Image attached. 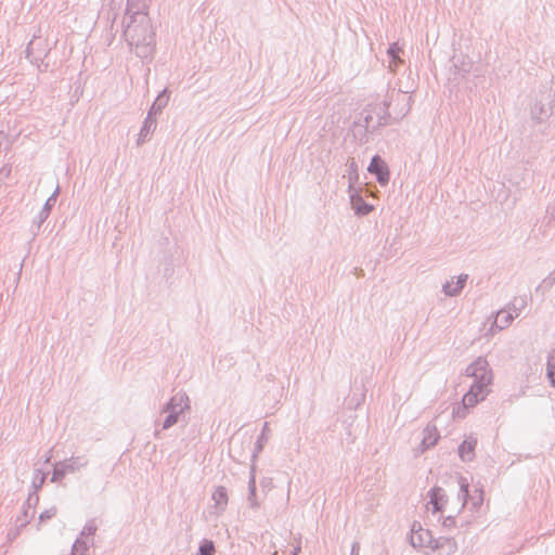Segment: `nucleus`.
<instances>
[{
  "mask_svg": "<svg viewBox=\"0 0 555 555\" xmlns=\"http://www.w3.org/2000/svg\"><path fill=\"white\" fill-rule=\"evenodd\" d=\"M124 36L139 57L147 59L153 55L155 34L143 1L128 0Z\"/></svg>",
  "mask_w": 555,
  "mask_h": 555,
  "instance_id": "nucleus-1",
  "label": "nucleus"
},
{
  "mask_svg": "<svg viewBox=\"0 0 555 555\" xmlns=\"http://www.w3.org/2000/svg\"><path fill=\"white\" fill-rule=\"evenodd\" d=\"M466 376L474 379L468 392L463 397V408L460 410L476 405L479 401L483 400L489 393V386L492 383V371L488 361L483 357L477 358L473 363L466 367Z\"/></svg>",
  "mask_w": 555,
  "mask_h": 555,
  "instance_id": "nucleus-2",
  "label": "nucleus"
},
{
  "mask_svg": "<svg viewBox=\"0 0 555 555\" xmlns=\"http://www.w3.org/2000/svg\"><path fill=\"white\" fill-rule=\"evenodd\" d=\"M410 543L414 548H430L436 550L439 547L438 542L433 538L431 532L424 529L422 525L414 521L411 527Z\"/></svg>",
  "mask_w": 555,
  "mask_h": 555,
  "instance_id": "nucleus-3",
  "label": "nucleus"
},
{
  "mask_svg": "<svg viewBox=\"0 0 555 555\" xmlns=\"http://www.w3.org/2000/svg\"><path fill=\"white\" fill-rule=\"evenodd\" d=\"M48 48L46 40L34 37L33 40L28 43L26 48V57L30 61L31 64L36 65L39 69H41V66L43 65V60L48 55ZM48 65L44 64V68H47Z\"/></svg>",
  "mask_w": 555,
  "mask_h": 555,
  "instance_id": "nucleus-4",
  "label": "nucleus"
},
{
  "mask_svg": "<svg viewBox=\"0 0 555 555\" xmlns=\"http://www.w3.org/2000/svg\"><path fill=\"white\" fill-rule=\"evenodd\" d=\"M190 408V399L188 395L180 391L172 396L170 400L164 404L160 412L170 413L180 417V415H182L185 411H189Z\"/></svg>",
  "mask_w": 555,
  "mask_h": 555,
  "instance_id": "nucleus-5",
  "label": "nucleus"
},
{
  "mask_svg": "<svg viewBox=\"0 0 555 555\" xmlns=\"http://www.w3.org/2000/svg\"><path fill=\"white\" fill-rule=\"evenodd\" d=\"M408 91H401V90H392L390 91L386 99L391 103L392 101L396 102V105L393 107V113L397 115V117L401 118L405 116L410 108H411V96L408 95Z\"/></svg>",
  "mask_w": 555,
  "mask_h": 555,
  "instance_id": "nucleus-6",
  "label": "nucleus"
},
{
  "mask_svg": "<svg viewBox=\"0 0 555 555\" xmlns=\"http://www.w3.org/2000/svg\"><path fill=\"white\" fill-rule=\"evenodd\" d=\"M460 491L459 499L462 501V507L467 504L468 499L470 500L473 508L477 509L481 506L483 502V491L482 489H476L474 495H469L468 491V481L464 477H460L459 479Z\"/></svg>",
  "mask_w": 555,
  "mask_h": 555,
  "instance_id": "nucleus-7",
  "label": "nucleus"
},
{
  "mask_svg": "<svg viewBox=\"0 0 555 555\" xmlns=\"http://www.w3.org/2000/svg\"><path fill=\"white\" fill-rule=\"evenodd\" d=\"M515 320V314L508 311L506 308L498 311L492 325L489 328V335L493 336L496 331H502L511 325Z\"/></svg>",
  "mask_w": 555,
  "mask_h": 555,
  "instance_id": "nucleus-8",
  "label": "nucleus"
},
{
  "mask_svg": "<svg viewBox=\"0 0 555 555\" xmlns=\"http://www.w3.org/2000/svg\"><path fill=\"white\" fill-rule=\"evenodd\" d=\"M367 170L371 172V173H375L376 177H377V181L380 183V184H386L388 183L389 181V170L386 166V164L384 163V160L378 156V155H375L370 165H369V168Z\"/></svg>",
  "mask_w": 555,
  "mask_h": 555,
  "instance_id": "nucleus-9",
  "label": "nucleus"
},
{
  "mask_svg": "<svg viewBox=\"0 0 555 555\" xmlns=\"http://www.w3.org/2000/svg\"><path fill=\"white\" fill-rule=\"evenodd\" d=\"M468 275L467 274H460L456 280L452 278L450 281H447L442 285V292L446 296L449 297H455L461 294L463 291L466 282H467Z\"/></svg>",
  "mask_w": 555,
  "mask_h": 555,
  "instance_id": "nucleus-10",
  "label": "nucleus"
},
{
  "mask_svg": "<svg viewBox=\"0 0 555 555\" xmlns=\"http://www.w3.org/2000/svg\"><path fill=\"white\" fill-rule=\"evenodd\" d=\"M61 464L63 465L67 474H75L89 465V459L85 454L73 455L69 459L61 461Z\"/></svg>",
  "mask_w": 555,
  "mask_h": 555,
  "instance_id": "nucleus-11",
  "label": "nucleus"
},
{
  "mask_svg": "<svg viewBox=\"0 0 555 555\" xmlns=\"http://www.w3.org/2000/svg\"><path fill=\"white\" fill-rule=\"evenodd\" d=\"M477 437L469 435L459 447V456L463 462H472L475 459Z\"/></svg>",
  "mask_w": 555,
  "mask_h": 555,
  "instance_id": "nucleus-12",
  "label": "nucleus"
},
{
  "mask_svg": "<svg viewBox=\"0 0 555 555\" xmlns=\"http://www.w3.org/2000/svg\"><path fill=\"white\" fill-rule=\"evenodd\" d=\"M553 107L551 102L535 101L531 108V117L537 122H543L552 115Z\"/></svg>",
  "mask_w": 555,
  "mask_h": 555,
  "instance_id": "nucleus-13",
  "label": "nucleus"
},
{
  "mask_svg": "<svg viewBox=\"0 0 555 555\" xmlns=\"http://www.w3.org/2000/svg\"><path fill=\"white\" fill-rule=\"evenodd\" d=\"M358 126H362L365 128L366 132H372L383 126V121H377L376 116L372 112V109L367 106L362 113L361 117L359 118Z\"/></svg>",
  "mask_w": 555,
  "mask_h": 555,
  "instance_id": "nucleus-14",
  "label": "nucleus"
},
{
  "mask_svg": "<svg viewBox=\"0 0 555 555\" xmlns=\"http://www.w3.org/2000/svg\"><path fill=\"white\" fill-rule=\"evenodd\" d=\"M439 433L437 427L434 424H427V426L423 430V439L421 442L422 452L434 447L439 440Z\"/></svg>",
  "mask_w": 555,
  "mask_h": 555,
  "instance_id": "nucleus-15",
  "label": "nucleus"
},
{
  "mask_svg": "<svg viewBox=\"0 0 555 555\" xmlns=\"http://www.w3.org/2000/svg\"><path fill=\"white\" fill-rule=\"evenodd\" d=\"M60 193V186L59 184L56 185L54 192L52 193V195L46 201L43 207L41 208V210L39 211V214L37 215L36 219H35V222L37 223V227L40 228L41 224L48 219L50 212H51V209L52 207L54 206L55 202H56V197Z\"/></svg>",
  "mask_w": 555,
  "mask_h": 555,
  "instance_id": "nucleus-16",
  "label": "nucleus"
},
{
  "mask_svg": "<svg viewBox=\"0 0 555 555\" xmlns=\"http://www.w3.org/2000/svg\"><path fill=\"white\" fill-rule=\"evenodd\" d=\"M350 203L357 215L365 216L373 207L364 202L361 195L354 190H349Z\"/></svg>",
  "mask_w": 555,
  "mask_h": 555,
  "instance_id": "nucleus-17",
  "label": "nucleus"
},
{
  "mask_svg": "<svg viewBox=\"0 0 555 555\" xmlns=\"http://www.w3.org/2000/svg\"><path fill=\"white\" fill-rule=\"evenodd\" d=\"M256 490V466L251 465L248 479L247 502L249 507L253 509H258L260 507V502L257 499Z\"/></svg>",
  "mask_w": 555,
  "mask_h": 555,
  "instance_id": "nucleus-18",
  "label": "nucleus"
},
{
  "mask_svg": "<svg viewBox=\"0 0 555 555\" xmlns=\"http://www.w3.org/2000/svg\"><path fill=\"white\" fill-rule=\"evenodd\" d=\"M429 504L433 506V513L440 512L447 503V495L442 488L435 487L429 491Z\"/></svg>",
  "mask_w": 555,
  "mask_h": 555,
  "instance_id": "nucleus-19",
  "label": "nucleus"
},
{
  "mask_svg": "<svg viewBox=\"0 0 555 555\" xmlns=\"http://www.w3.org/2000/svg\"><path fill=\"white\" fill-rule=\"evenodd\" d=\"M156 127H157L156 119L153 116L147 114V116L144 119L143 125L141 127L138 140H137V144L142 145L144 142H146L150 138V134L155 131Z\"/></svg>",
  "mask_w": 555,
  "mask_h": 555,
  "instance_id": "nucleus-20",
  "label": "nucleus"
},
{
  "mask_svg": "<svg viewBox=\"0 0 555 555\" xmlns=\"http://www.w3.org/2000/svg\"><path fill=\"white\" fill-rule=\"evenodd\" d=\"M389 106L390 102L385 99L382 102H377L374 104H370L369 107L372 109L374 115L376 116L377 121H383V126L387 124V120L389 118Z\"/></svg>",
  "mask_w": 555,
  "mask_h": 555,
  "instance_id": "nucleus-21",
  "label": "nucleus"
},
{
  "mask_svg": "<svg viewBox=\"0 0 555 555\" xmlns=\"http://www.w3.org/2000/svg\"><path fill=\"white\" fill-rule=\"evenodd\" d=\"M212 500L218 512L223 513L229 500L227 489L223 486L217 487L212 493Z\"/></svg>",
  "mask_w": 555,
  "mask_h": 555,
  "instance_id": "nucleus-22",
  "label": "nucleus"
},
{
  "mask_svg": "<svg viewBox=\"0 0 555 555\" xmlns=\"http://www.w3.org/2000/svg\"><path fill=\"white\" fill-rule=\"evenodd\" d=\"M169 101V93L167 89H164L158 96L155 99L154 103L152 104L149 115L154 116L157 114H160L163 108L167 106Z\"/></svg>",
  "mask_w": 555,
  "mask_h": 555,
  "instance_id": "nucleus-23",
  "label": "nucleus"
},
{
  "mask_svg": "<svg viewBox=\"0 0 555 555\" xmlns=\"http://www.w3.org/2000/svg\"><path fill=\"white\" fill-rule=\"evenodd\" d=\"M400 52H401V49L398 46V43H392L387 50V55L389 59L388 60V68L391 72H395L398 68L399 64H401V62H402V60L399 56Z\"/></svg>",
  "mask_w": 555,
  "mask_h": 555,
  "instance_id": "nucleus-24",
  "label": "nucleus"
},
{
  "mask_svg": "<svg viewBox=\"0 0 555 555\" xmlns=\"http://www.w3.org/2000/svg\"><path fill=\"white\" fill-rule=\"evenodd\" d=\"M528 305L526 296L514 297V299L506 306V309L515 314V319L525 310Z\"/></svg>",
  "mask_w": 555,
  "mask_h": 555,
  "instance_id": "nucleus-25",
  "label": "nucleus"
},
{
  "mask_svg": "<svg viewBox=\"0 0 555 555\" xmlns=\"http://www.w3.org/2000/svg\"><path fill=\"white\" fill-rule=\"evenodd\" d=\"M46 478H47V474L43 473L41 469H36L34 472L33 488L35 491H34V494H29L28 502H30L33 499H35L36 502L39 500L36 492L42 487V485L46 481Z\"/></svg>",
  "mask_w": 555,
  "mask_h": 555,
  "instance_id": "nucleus-26",
  "label": "nucleus"
},
{
  "mask_svg": "<svg viewBox=\"0 0 555 555\" xmlns=\"http://www.w3.org/2000/svg\"><path fill=\"white\" fill-rule=\"evenodd\" d=\"M546 373L551 385L555 387V349H552L547 353Z\"/></svg>",
  "mask_w": 555,
  "mask_h": 555,
  "instance_id": "nucleus-27",
  "label": "nucleus"
},
{
  "mask_svg": "<svg viewBox=\"0 0 555 555\" xmlns=\"http://www.w3.org/2000/svg\"><path fill=\"white\" fill-rule=\"evenodd\" d=\"M90 544H92L91 541L86 540L80 537L77 538L73 544L70 555H86L87 551L89 550Z\"/></svg>",
  "mask_w": 555,
  "mask_h": 555,
  "instance_id": "nucleus-28",
  "label": "nucleus"
},
{
  "mask_svg": "<svg viewBox=\"0 0 555 555\" xmlns=\"http://www.w3.org/2000/svg\"><path fill=\"white\" fill-rule=\"evenodd\" d=\"M167 414L168 415L166 416V418L164 420V422L162 424H158L157 422L155 423V426L156 427L160 426L162 430H167V429L171 428L179 421L178 416H176L173 414H170V413H167ZM154 435H155V437H158V435H159V429L158 428L155 429Z\"/></svg>",
  "mask_w": 555,
  "mask_h": 555,
  "instance_id": "nucleus-29",
  "label": "nucleus"
},
{
  "mask_svg": "<svg viewBox=\"0 0 555 555\" xmlns=\"http://www.w3.org/2000/svg\"><path fill=\"white\" fill-rule=\"evenodd\" d=\"M96 529H98V527H96L95 522H94L93 520H90V521H88V522L85 525V527H83V529L81 530V532H80V535H79V537H80V538H83V539H86V540L92 539V538H93V535H94V534H95V532H96ZM92 541H93V540H91V542H92Z\"/></svg>",
  "mask_w": 555,
  "mask_h": 555,
  "instance_id": "nucleus-30",
  "label": "nucleus"
},
{
  "mask_svg": "<svg viewBox=\"0 0 555 555\" xmlns=\"http://www.w3.org/2000/svg\"><path fill=\"white\" fill-rule=\"evenodd\" d=\"M215 545L210 540H203L198 547L199 555H215Z\"/></svg>",
  "mask_w": 555,
  "mask_h": 555,
  "instance_id": "nucleus-31",
  "label": "nucleus"
},
{
  "mask_svg": "<svg viewBox=\"0 0 555 555\" xmlns=\"http://www.w3.org/2000/svg\"><path fill=\"white\" fill-rule=\"evenodd\" d=\"M66 475H68L66 472H65V468L63 467V465L61 464V462H57L54 464V467H53V474H52V478H51V481L52 482H59L61 481Z\"/></svg>",
  "mask_w": 555,
  "mask_h": 555,
  "instance_id": "nucleus-32",
  "label": "nucleus"
},
{
  "mask_svg": "<svg viewBox=\"0 0 555 555\" xmlns=\"http://www.w3.org/2000/svg\"><path fill=\"white\" fill-rule=\"evenodd\" d=\"M349 168H350V171H349V190L353 189L352 186V183H353V180H356L358 178V172H357V164L354 160H352L350 164H349Z\"/></svg>",
  "mask_w": 555,
  "mask_h": 555,
  "instance_id": "nucleus-33",
  "label": "nucleus"
},
{
  "mask_svg": "<svg viewBox=\"0 0 555 555\" xmlns=\"http://www.w3.org/2000/svg\"><path fill=\"white\" fill-rule=\"evenodd\" d=\"M56 515V507H50L48 509H46L44 512H42L39 516V519L40 521H46L48 519H51L52 517H54Z\"/></svg>",
  "mask_w": 555,
  "mask_h": 555,
  "instance_id": "nucleus-34",
  "label": "nucleus"
},
{
  "mask_svg": "<svg viewBox=\"0 0 555 555\" xmlns=\"http://www.w3.org/2000/svg\"><path fill=\"white\" fill-rule=\"evenodd\" d=\"M555 283V276H547L545 278L542 283L537 287V291L541 289V288H551Z\"/></svg>",
  "mask_w": 555,
  "mask_h": 555,
  "instance_id": "nucleus-35",
  "label": "nucleus"
},
{
  "mask_svg": "<svg viewBox=\"0 0 555 555\" xmlns=\"http://www.w3.org/2000/svg\"><path fill=\"white\" fill-rule=\"evenodd\" d=\"M266 440H267V438H266L264 434L262 433V434L260 435V437L258 438V440H257V443H256V452H259V451H261V450H262V448H263V443H264V441H266Z\"/></svg>",
  "mask_w": 555,
  "mask_h": 555,
  "instance_id": "nucleus-36",
  "label": "nucleus"
},
{
  "mask_svg": "<svg viewBox=\"0 0 555 555\" xmlns=\"http://www.w3.org/2000/svg\"><path fill=\"white\" fill-rule=\"evenodd\" d=\"M350 555H360V543L359 542L352 543Z\"/></svg>",
  "mask_w": 555,
  "mask_h": 555,
  "instance_id": "nucleus-37",
  "label": "nucleus"
},
{
  "mask_svg": "<svg viewBox=\"0 0 555 555\" xmlns=\"http://www.w3.org/2000/svg\"><path fill=\"white\" fill-rule=\"evenodd\" d=\"M547 217L550 220L555 221V207L547 211Z\"/></svg>",
  "mask_w": 555,
  "mask_h": 555,
  "instance_id": "nucleus-38",
  "label": "nucleus"
},
{
  "mask_svg": "<svg viewBox=\"0 0 555 555\" xmlns=\"http://www.w3.org/2000/svg\"><path fill=\"white\" fill-rule=\"evenodd\" d=\"M454 524V518L453 517H447L446 520L443 521V525L444 526H451Z\"/></svg>",
  "mask_w": 555,
  "mask_h": 555,
  "instance_id": "nucleus-39",
  "label": "nucleus"
},
{
  "mask_svg": "<svg viewBox=\"0 0 555 555\" xmlns=\"http://www.w3.org/2000/svg\"><path fill=\"white\" fill-rule=\"evenodd\" d=\"M300 552V545H297L291 553V555H298V553Z\"/></svg>",
  "mask_w": 555,
  "mask_h": 555,
  "instance_id": "nucleus-40",
  "label": "nucleus"
},
{
  "mask_svg": "<svg viewBox=\"0 0 555 555\" xmlns=\"http://www.w3.org/2000/svg\"><path fill=\"white\" fill-rule=\"evenodd\" d=\"M267 428H268V423H264L263 431H262L263 434H264V431H267Z\"/></svg>",
  "mask_w": 555,
  "mask_h": 555,
  "instance_id": "nucleus-41",
  "label": "nucleus"
},
{
  "mask_svg": "<svg viewBox=\"0 0 555 555\" xmlns=\"http://www.w3.org/2000/svg\"><path fill=\"white\" fill-rule=\"evenodd\" d=\"M50 460H51V456H50V455L46 456V463H49V462H50Z\"/></svg>",
  "mask_w": 555,
  "mask_h": 555,
  "instance_id": "nucleus-42",
  "label": "nucleus"
}]
</instances>
